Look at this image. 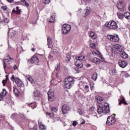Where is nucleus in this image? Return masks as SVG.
<instances>
[{"instance_id":"obj_1","label":"nucleus","mask_w":130,"mask_h":130,"mask_svg":"<svg viewBox=\"0 0 130 130\" xmlns=\"http://www.w3.org/2000/svg\"><path fill=\"white\" fill-rule=\"evenodd\" d=\"M75 84V79L72 76L66 78L64 79V86L66 89H71Z\"/></svg>"},{"instance_id":"obj_2","label":"nucleus","mask_w":130,"mask_h":130,"mask_svg":"<svg viewBox=\"0 0 130 130\" xmlns=\"http://www.w3.org/2000/svg\"><path fill=\"white\" fill-rule=\"evenodd\" d=\"M13 58H11L10 56H8L7 57V58H6L4 60V69L5 71L6 74H9V72H10V70L12 69V66L9 63H8V61H11Z\"/></svg>"},{"instance_id":"obj_3","label":"nucleus","mask_w":130,"mask_h":130,"mask_svg":"<svg viewBox=\"0 0 130 130\" xmlns=\"http://www.w3.org/2000/svg\"><path fill=\"white\" fill-rule=\"evenodd\" d=\"M105 26L106 27H107V28H109L110 29H113V30L117 29L118 27V26L117 25V23L114 21H110L108 22H107L105 24Z\"/></svg>"},{"instance_id":"obj_4","label":"nucleus","mask_w":130,"mask_h":130,"mask_svg":"<svg viewBox=\"0 0 130 130\" xmlns=\"http://www.w3.org/2000/svg\"><path fill=\"white\" fill-rule=\"evenodd\" d=\"M112 52L115 53V54H117L119 53L121 50H122V46L119 44L114 45L112 48Z\"/></svg>"},{"instance_id":"obj_5","label":"nucleus","mask_w":130,"mask_h":130,"mask_svg":"<svg viewBox=\"0 0 130 130\" xmlns=\"http://www.w3.org/2000/svg\"><path fill=\"white\" fill-rule=\"evenodd\" d=\"M71 28V25L69 24H63L61 29L62 34H68V33H70Z\"/></svg>"},{"instance_id":"obj_6","label":"nucleus","mask_w":130,"mask_h":130,"mask_svg":"<svg viewBox=\"0 0 130 130\" xmlns=\"http://www.w3.org/2000/svg\"><path fill=\"white\" fill-rule=\"evenodd\" d=\"M108 125H112L115 123V114H113L112 116L108 117L106 122Z\"/></svg>"},{"instance_id":"obj_7","label":"nucleus","mask_w":130,"mask_h":130,"mask_svg":"<svg viewBox=\"0 0 130 130\" xmlns=\"http://www.w3.org/2000/svg\"><path fill=\"white\" fill-rule=\"evenodd\" d=\"M107 38H108L109 40H110V41H112V42H117L118 40H119L118 36L117 35H108Z\"/></svg>"},{"instance_id":"obj_8","label":"nucleus","mask_w":130,"mask_h":130,"mask_svg":"<svg viewBox=\"0 0 130 130\" xmlns=\"http://www.w3.org/2000/svg\"><path fill=\"white\" fill-rule=\"evenodd\" d=\"M11 80L13 81V82H15L16 84H17L18 87H23L24 84H23V82L20 79H18L17 77H15L14 75H12L11 77Z\"/></svg>"},{"instance_id":"obj_9","label":"nucleus","mask_w":130,"mask_h":130,"mask_svg":"<svg viewBox=\"0 0 130 130\" xmlns=\"http://www.w3.org/2000/svg\"><path fill=\"white\" fill-rule=\"evenodd\" d=\"M61 110L62 112L64 113V114H67V113H68V112L71 110V108L68 105L64 104L62 106Z\"/></svg>"},{"instance_id":"obj_10","label":"nucleus","mask_w":130,"mask_h":130,"mask_svg":"<svg viewBox=\"0 0 130 130\" xmlns=\"http://www.w3.org/2000/svg\"><path fill=\"white\" fill-rule=\"evenodd\" d=\"M48 97L49 101H53L55 99L54 92L51 90H49L48 92Z\"/></svg>"},{"instance_id":"obj_11","label":"nucleus","mask_w":130,"mask_h":130,"mask_svg":"<svg viewBox=\"0 0 130 130\" xmlns=\"http://www.w3.org/2000/svg\"><path fill=\"white\" fill-rule=\"evenodd\" d=\"M103 109L104 113H109L110 110H109V106H108L107 103H105L103 106Z\"/></svg>"},{"instance_id":"obj_12","label":"nucleus","mask_w":130,"mask_h":130,"mask_svg":"<svg viewBox=\"0 0 130 130\" xmlns=\"http://www.w3.org/2000/svg\"><path fill=\"white\" fill-rule=\"evenodd\" d=\"M30 62L31 63H36V64L39 63V58H38L37 55L36 54L33 56L32 58L30 60Z\"/></svg>"},{"instance_id":"obj_13","label":"nucleus","mask_w":130,"mask_h":130,"mask_svg":"<svg viewBox=\"0 0 130 130\" xmlns=\"http://www.w3.org/2000/svg\"><path fill=\"white\" fill-rule=\"evenodd\" d=\"M95 100L100 104H103V103H104V102H105V101H104V98H103L100 96H95Z\"/></svg>"},{"instance_id":"obj_14","label":"nucleus","mask_w":130,"mask_h":130,"mask_svg":"<svg viewBox=\"0 0 130 130\" xmlns=\"http://www.w3.org/2000/svg\"><path fill=\"white\" fill-rule=\"evenodd\" d=\"M118 64L120 68L124 69V68H125V67L127 66V62H126L125 61L120 60L118 61Z\"/></svg>"},{"instance_id":"obj_15","label":"nucleus","mask_w":130,"mask_h":130,"mask_svg":"<svg viewBox=\"0 0 130 130\" xmlns=\"http://www.w3.org/2000/svg\"><path fill=\"white\" fill-rule=\"evenodd\" d=\"M120 55L122 58L126 59L128 58V55L125 53L124 50H121L120 51Z\"/></svg>"},{"instance_id":"obj_16","label":"nucleus","mask_w":130,"mask_h":130,"mask_svg":"<svg viewBox=\"0 0 130 130\" xmlns=\"http://www.w3.org/2000/svg\"><path fill=\"white\" fill-rule=\"evenodd\" d=\"M117 8L118 9V10H120V11H123V2L122 1H120L119 3H118L117 5Z\"/></svg>"},{"instance_id":"obj_17","label":"nucleus","mask_w":130,"mask_h":130,"mask_svg":"<svg viewBox=\"0 0 130 130\" xmlns=\"http://www.w3.org/2000/svg\"><path fill=\"white\" fill-rule=\"evenodd\" d=\"M75 64L77 68H79L80 69L83 68V63H82V61L76 60L75 62Z\"/></svg>"},{"instance_id":"obj_18","label":"nucleus","mask_w":130,"mask_h":130,"mask_svg":"<svg viewBox=\"0 0 130 130\" xmlns=\"http://www.w3.org/2000/svg\"><path fill=\"white\" fill-rule=\"evenodd\" d=\"M33 96L35 99H37L39 97H40V91L36 90L33 92Z\"/></svg>"},{"instance_id":"obj_19","label":"nucleus","mask_w":130,"mask_h":130,"mask_svg":"<svg viewBox=\"0 0 130 130\" xmlns=\"http://www.w3.org/2000/svg\"><path fill=\"white\" fill-rule=\"evenodd\" d=\"M92 62H94L96 64H99L100 63V59L97 57H93L91 60Z\"/></svg>"},{"instance_id":"obj_20","label":"nucleus","mask_w":130,"mask_h":130,"mask_svg":"<svg viewBox=\"0 0 130 130\" xmlns=\"http://www.w3.org/2000/svg\"><path fill=\"white\" fill-rule=\"evenodd\" d=\"M28 105L29 106V107H31L32 109H34V108H36L37 107V104H36V102H34L32 103H28Z\"/></svg>"},{"instance_id":"obj_21","label":"nucleus","mask_w":130,"mask_h":130,"mask_svg":"<svg viewBox=\"0 0 130 130\" xmlns=\"http://www.w3.org/2000/svg\"><path fill=\"white\" fill-rule=\"evenodd\" d=\"M90 37L91 39H96L97 38V35L93 31H91L89 34Z\"/></svg>"},{"instance_id":"obj_22","label":"nucleus","mask_w":130,"mask_h":130,"mask_svg":"<svg viewBox=\"0 0 130 130\" xmlns=\"http://www.w3.org/2000/svg\"><path fill=\"white\" fill-rule=\"evenodd\" d=\"M85 58V56L80 55L76 57V60H79V61H83Z\"/></svg>"},{"instance_id":"obj_23","label":"nucleus","mask_w":130,"mask_h":130,"mask_svg":"<svg viewBox=\"0 0 130 130\" xmlns=\"http://www.w3.org/2000/svg\"><path fill=\"white\" fill-rule=\"evenodd\" d=\"M13 92L15 95V96H18L19 95H20V92L19 91V90H18V88L13 87Z\"/></svg>"},{"instance_id":"obj_24","label":"nucleus","mask_w":130,"mask_h":130,"mask_svg":"<svg viewBox=\"0 0 130 130\" xmlns=\"http://www.w3.org/2000/svg\"><path fill=\"white\" fill-rule=\"evenodd\" d=\"M39 126H40V128L41 130H45L46 129V126H45V125L42 123V122H40L39 123Z\"/></svg>"},{"instance_id":"obj_25","label":"nucleus","mask_w":130,"mask_h":130,"mask_svg":"<svg viewBox=\"0 0 130 130\" xmlns=\"http://www.w3.org/2000/svg\"><path fill=\"white\" fill-rule=\"evenodd\" d=\"M47 41L48 44L47 45H49L48 47L49 48H51V47H50V44H52V41H51V38L50 37H48L47 38Z\"/></svg>"},{"instance_id":"obj_26","label":"nucleus","mask_w":130,"mask_h":130,"mask_svg":"<svg viewBox=\"0 0 130 130\" xmlns=\"http://www.w3.org/2000/svg\"><path fill=\"white\" fill-rule=\"evenodd\" d=\"M122 103L124 104V105H127V103H126V101H125V100L124 99V98H122L121 99V101L119 103V105H121Z\"/></svg>"},{"instance_id":"obj_27","label":"nucleus","mask_w":130,"mask_h":130,"mask_svg":"<svg viewBox=\"0 0 130 130\" xmlns=\"http://www.w3.org/2000/svg\"><path fill=\"white\" fill-rule=\"evenodd\" d=\"M98 112L99 114H101L102 113H104V111H103V106L101 107H99L98 108Z\"/></svg>"},{"instance_id":"obj_28","label":"nucleus","mask_w":130,"mask_h":130,"mask_svg":"<svg viewBox=\"0 0 130 130\" xmlns=\"http://www.w3.org/2000/svg\"><path fill=\"white\" fill-rule=\"evenodd\" d=\"M124 17H125L126 19H128V20H130V13L128 12L124 13Z\"/></svg>"},{"instance_id":"obj_29","label":"nucleus","mask_w":130,"mask_h":130,"mask_svg":"<svg viewBox=\"0 0 130 130\" xmlns=\"http://www.w3.org/2000/svg\"><path fill=\"white\" fill-rule=\"evenodd\" d=\"M98 77V74H97V73H94L91 79L92 80H93V81H96V80H97Z\"/></svg>"},{"instance_id":"obj_30","label":"nucleus","mask_w":130,"mask_h":130,"mask_svg":"<svg viewBox=\"0 0 130 130\" xmlns=\"http://www.w3.org/2000/svg\"><path fill=\"white\" fill-rule=\"evenodd\" d=\"M14 11L15 13H16V14H17V15H20L21 14V10L19 9V7H18L16 8V10L14 9Z\"/></svg>"},{"instance_id":"obj_31","label":"nucleus","mask_w":130,"mask_h":130,"mask_svg":"<svg viewBox=\"0 0 130 130\" xmlns=\"http://www.w3.org/2000/svg\"><path fill=\"white\" fill-rule=\"evenodd\" d=\"M9 19L8 18H4L3 20V25H7L9 23Z\"/></svg>"},{"instance_id":"obj_32","label":"nucleus","mask_w":130,"mask_h":130,"mask_svg":"<svg viewBox=\"0 0 130 130\" xmlns=\"http://www.w3.org/2000/svg\"><path fill=\"white\" fill-rule=\"evenodd\" d=\"M92 54L93 55H100V52H99L98 50H95L92 52Z\"/></svg>"},{"instance_id":"obj_33","label":"nucleus","mask_w":130,"mask_h":130,"mask_svg":"<svg viewBox=\"0 0 130 130\" xmlns=\"http://www.w3.org/2000/svg\"><path fill=\"white\" fill-rule=\"evenodd\" d=\"M51 110L53 112H57V111L58 110V108L57 107H51Z\"/></svg>"},{"instance_id":"obj_34","label":"nucleus","mask_w":130,"mask_h":130,"mask_svg":"<svg viewBox=\"0 0 130 130\" xmlns=\"http://www.w3.org/2000/svg\"><path fill=\"white\" fill-rule=\"evenodd\" d=\"M90 47L91 48H93V49L96 48V44H95V43H91L90 44Z\"/></svg>"},{"instance_id":"obj_35","label":"nucleus","mask_w":130,"mask_h":130,"mask_svg":"<svg viewBox=\"0 0 130 130\" xmlns=\"http://www.w3.org/2000/svg\"><path fill=\"white\" fill-rule=\"evenodd\" d=\"M71 55L70 54H67L66 60L67 61H70V60H71Z\"/></svg>"},{"instance_id":"obj_36","label":"nucleus","mask_w":130,"mask_h":130,"mask_svg":"<svg viewBox=\"0 0 130 130\" xmlns=\"http://www.w3.org/2000/svg\"><path fill=\"white\" fill-rule=\"evenodd\" d=\"M118 17H119V19H122L123 18V14L121 13H117Z\"/></svg>"},{"instance_id":"obj_37","label":"nucleus","mask_w":130,"mask_h":130,"mask_svg":"<svg viewBox=\"0 0 130 130\" xmlns=\"http://www.w3.org/2000/svg\"><path fill=\"white\" fill-rule=\"evenodd\" d=\"M51 84H53L54 86H56V85H57V82H56V80H53L51 81Z\"/></svg>"},{"instance_id":"obj_38","label":"nucleus","mask_w":130,"mask_h":130,"mask_svg":"<svg viewBox=\"0 0 130 130\" xmlns=\"http://www.w3.org/2000/svg\"><path fill=\"white\" fill-rule=\"evenodd\" d=\"M27 80L28 81H29V82H30V83L31 84H33V83H34V82H33V79H32V77H31V76H29L27 78Z\"/></svg>"},{"instance_id":"obj_39","label":"nucleus","mask_w":130,"mask_h":130,"mask_svg":"<svg viewBox=\"0 0 130 130\" xmlns=\"http://www.w3.org/2000/svg\"><path fill=\"white\" fill-rule=\"evenodd\" d=\"M59 70H60V67H59V65H58L55 67L54 72H58L59 71Z\"/></svg>"},{"instance_id":"obj_40","label":"nucleus","mask_w":130,"mask_h":130,"mask_svg":"<svg viewBox=\"0 0 130 130\" xmlns=\"http://www.w3.org/2000/svg\"><path fill=\"white\" fill-rule=\"evenodd\" d=\"M1 95H3L4 96H6V95H7V90H6V89H4Z\"/></svg>"},{"instance_id":"obj_41","label":"nucleus","mask_w":130,"mask_h":130,"mask_svg":"<svg viewBox=\"0 0 130 130\" xmlns=\"http://www.w3.org/2000/svg\"><path fill=\"white\" fill-rule=\"evenodd\" d=\"M89 84H90L91 90H93V89H94V83L90 82Z\"/></svg>"},{"instance_id":"obj_42","label":"nucleus","mask_w":130,"mask_h":130,"mask_svg":"<svg viewBox=\"0 0 130 130\" xmlns=\"http://www.w3.org/2000/svg\"><path fill=\"white\" fill-rule=\"evenodd\" d=\"M42 1H43V3H44L46 5L47 4H49V3H50V1L49 0H42Z\"/></svg>"},{"instance_id":"obj_43","label":"nucleus","mask_w":130,"mask_h":130,"mask_svg":"<svg viewBox=\"0 0 130 130\" xmlns=\"http://www.w3.org/2000/svg\"><path fill=\"white\" fill-rule=\"evenodd\" d=\"M72 125L73 126H76V125H78V122L77 121H74L73 122Z\"/></svg>"},{"instance_id":"obj_44","label":"nucleus","mask_w":130,"mask_h":130,"mask_svg":"<svg viewBox=\"0 0 130 130\" xmlns=\"http://www.w3.org/2000/svg\"><path fill=\"white\" fill-rule=\"evenodd\" d=\"M89 14H90V10L87 9L86 13H85V16H88V15H89Z\"/></svg>"},{"instance_id":"obj_45","label":"nucleus","mask_w":130,"mask_h":130,"mask_svg":"<svg viewBox=\"0 0 130 130\" xmlns=\"http://www.w3.org/2000/svg\"><path fill=\"white\" fill-rule=\"evenodd\" d=\"M49 22H50L51 23H53V22H54V18H53V16L51 17L49 20Z\"/></svg>"},{"instance_id":"obj_46","label":"nucleus","mask_w":130,"mask_h":130,"mask_svg":"<svg viewBox=\"0 0 130 130\" xmlns=\"http://www.w3.org/2000/svg\"><path fill=\"white\" fill-rule=\"evenodd\" d=\"M2 9H3V10H4V11H6V10H8V7H7V6H2Z\"/></svg>"},{"instance_id":"obj_47","label":"nucleus","mask_w":130,"mask_h":130,"mask_svg":"<svg viewBox=\"0 0 130 130\" xmlns=\"http://www.w3.org/2000/svg\"><path fill=\"white\" fill-rule=\"evenodd\" d=\"M17 116V113L13 114L11 115V118H15L16 116Z\"/></svg>"},{"instance_id":"obj_48","label":"nucleus","mask_w":130,"mask_h":130,"mask_svg":"<svg viewBox=\"0 0 130 130\" xmlns=\"http://www.w3.org/2000/svg\"><path fill=\"white\" fill-rule=\"evenodd\" d=\"M75 70L76 71V72H77V73H80V70L77 67H76L75 68Z\"/></svg>"},{"instance_id":"obj_49","label":"nucleus","mask_w":130,"mask_h":130,"mask_svg":"<svg viewBox=\"0 0 130 130\" xmlns=\"http://www.w3.org/2000/svg\"><path fill=\"white\" fill-rule=\"evenodd\" d=\"M4 95H3V94H0V101H2V100H3Z\"/></svg>"},{"instance_id":"obj_50","label":"nucleus","mask_w":130,"mask_h":130,"mask_svg":"<svg viewBox=\"0 0 130 130\" xmlns=\"http://www.w3.org/2000/svg\"><path fill=\"white\" fill-rule=\"evenodd\" d=\"M112 73L113 74V75L115 76V75H116V71H115V70H112Z\"/></svg>"},{"instance_id":"obj_51","label":"nucleus","mask_w":130,"mask_h":130,"mask_svg":"<svg viewBox=\"0 0 130 130\" xmlns=\"http://www.w3.org/2000/svg\"><path fill=\"white\" fill-rule=\"evenodd\" d=\"M2 83L3 84V86H6V84H7V81L3 80Z\"/></svg>"},{"instance_id":"obj_52","label":"nucleus","mask_w":130,"mask_h":130,"mask_svg":"<svg viewBox=\"0 0 130 130\" xmlns=\"http://www.w3.org/2000/svg\"><path fill=\"white\" fill-rule=\"evenodd\" d=\"M29 130H37V126H35L34 128H30Z\"/></svg>"},{"instance_id":"obj_53","label":"nucleus","mask_w":130,"mask_h":130,"mask_svg":"<svg viewBox=\"0 0 130 130\" xmlns=\"http://www.w3.org/2000/svg\"><path fill=\"white\" fill-rule=\"evenodd\" d=\"M124 77L125 78H128L129 77H130V75H129V74L126 73L125 74H124Z\"/></svg>"},{"instance_id":"obj_54","label":"nucleus","mask_w":130,"mask_h":130,"mask_svg":"<svg viewBox=\"0 0 130 130\" xmlns=\"http://www.w3.org/2000/svg\"><path fill=\"white\" fill-rule=\"evenodd\" d=\"M23 4L25 5V7H28L29 6V3H27L26 1Z\"/></svg>"},{"instance_id":"obj_55","label":"nucleus","mask_w":130,"mask_h":130,"mask_svg":"<svg viewBox=\"0 0 130 130\" xmlns=\"http://www.w3.org/2000/svg\"><path fill=\"white\" fill-rule=\"evenodd\" d=\"M13 69L15 71H16V70H17V69H18V67H17V65H14L13 66Z\"/></svg>"},{"instance_id":"obj_56","label":"nucleus","mask_w":130,"mask_h":130,"mask_svg":"<svg viewBox=\"0 0 130 130\" xmlns=\"http://www.w3.org/2000/svg\"><path fill=\"white\" fill-rule=\"evenodd\" d=\"M92 0H85V4L86 5H87V4H88V3H90V2H91Z\"/></svg>"},{"instance_id":"obj_57","label":"nucleus","mask_w":130,"mask_h":130,"mask_svg":"<svg viewBox=\"0 0 130 130\" xmlns=\"http://www.w3.org/2000/svg\"><path fill=\"white\" fill-rule=\"evenodd\" d=\"M20 116H21L22 118H23V119H26V118L25 117V115L22 114Z\"/></svg>"},{"instance_id":"obj_58","label":"nucleus","mask_w":130,"mask_h":130,"mask_svg":"<svg viewBox=\"0 0 130 130\" xmlns=\"http://www.w3.org/2000/svg\"><path fill=\"white\" fill-rule=\"evenodd\" d=\"M8 3H14V0H6Z\"/></svg>"},{"instance_id":"obj_59","label":"nucleus","mask_w":130,"mask_h":130,"mask_svg":"<svg viewBox=\"0 0 130 130\" xmlns=\"http://www.w3.org/2000/svg\"><path fill=\"white\" fill-rule=\"evenodd\" d=\"M84 88H85V90H88V89H89V86L85 85Z\"/></svg>"},{"instance_id":"obj_60","label":"nucleus","mask_w":130,"mask_h":130,"mask_svg":"<svg viewBox=\"0 0 130 130\" xmlns=\"http://www.w3.org/2000/svg\"><path fill=\"white\" fill-rule=\"evenodd\" d=\"M82 121L80 123L81 124H84L85 123V120L82 119Z\"/></svg>"},{"instance_id":"obj_61","label":"nucleus","mask_w":130,"mask_h":130,"mask_svg":"<svg viewBox=\"0 0 130 130\" xmlns=\"http://www.w3.org/2000/svg\"><path fill=\"white\" fill-rule=\"evenodd\" d=\"M95 109V107H92L91 108L90 110H91V111H94V110Z\"/></svg>"},{"instance_id":"obj_62","label":"nucleus","mask_w":130,"mask_h":130,"mask_svg":"<svg viewBox=\"0 0 130 130\" xmlns=\"http://www.w3.org/2000/svg\"><path fill=\"white\" fill-rule=\"evenodd\" d=\"M78 12L79 13H82V9H79V10H78Z\"/></svg>"},{"instance_id":"obj_63","label":"nucleus","mask_w":130,"mask_h":130,"mask_svg":"<svg viewBox=\"0 0 130 130\" xmlns=\"http://www.w3.org/2000/svg\"><path fill=\"white\" fill-rule=\"evenodd\" d=\"M21 2L24 4L26 2V0H21Z\"/></svg>"},{"instance_id":"obj_64","label":"nucleus","mask_w":130,"mask_h":130,"mask_svg":"<svg viewBox=\"0 0 130 130\" xmlns=\"http://www.w3.org/2000/svg\"><path fill=\"white\" fill-rule=\"evenodd\" d=\"M31 50H32V51H35L36 49H35V48H32L31 49Z\"/></svg>"}]
</instances>
